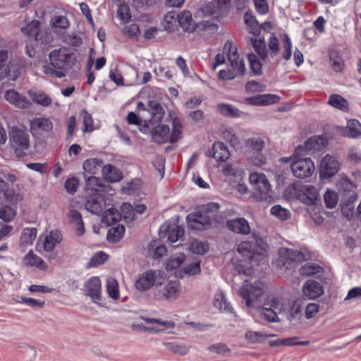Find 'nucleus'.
Segmentation results:
<instances>
[{"label": "nucleus", "instance_id": "nucleus-62", "mask_svg": "<svg viewBox=\"0 0 361 361\" xmlns=\"http://www.w3.org/2000/svg\"><path fill=\"white\" fill-rule=\"evenodd\" d=\"M51 23L54 27L60 29H66L70 23L68 18L64 16H56L51 18Z\"/></svg>", "mask_w": 361, "mask_h": 361}, {"label": "nucleus", "instance_id": "nucleus-12", "mask_svg": "<svg viewBox=\"0 0 361 361\" xmlns=\"http://www.w3.org/2000/svg\"><path fill=\"white\" fill-rule=\"evenodd\" d=\"M159 234L160 238H166L169 242L175 243L183 236L184 229L175 223L165 221L159 227Z\"/></svg>", "mask_w": 361, "mask_h": 361}, {"label": "nucleus", "instance_id": "nucleus-44", "mask_svg": "<svg viewBox=\"0 0 361 361\" xmlns=\"http://www.w3.org/2000/svg\"><path fill=\"white\" fill-rule=\"evenodd\" d=\"M166 348L173 353L184 355L189 352V347L185 344H178L174 342L164 343Z\"/></svg>", "mask_w": 361, "mask_h": 361}, {"label": "nucleus", "instance_id": "nucleus-40", "mask_svg": "<svg viewBox=\"0 0 361 361\" xmlns=\"http://www.w3.org/2000/svg\"><path fill=\"white\" fill-rule=\"evenodd\" d=\"M37 231L35 228H25L20 235V243L23 245H30L33 243L37 237Z\"/></svg>", "mask_w": 361, "mask_h": 361}, {"label": "nucleus", "instance_id": "nucleus-52", "mask_svg": "<svg viewBox=\"0 0 361 361\" xmlns=\"http://www.w3.org/2000/svg\"><path fill=\"white\" fill-rule=\"evenodd\" d=\"M322 269V267L314 263H306L300 269L302 275L310 276L319 273Z\"/></svg>", "mask_w": 361, "mask_h": 361}, {"label": "nucleus", "instance_id": "nucleus-39", "mask_svg": "<svg viewBox=\"0 0 361 361\" xmlns=\"http://www.w3.org/2000/svg\"><path fill=\"white\" fill-rule=\"evenodd\" d=\"M250 42L261 59L265 60L267 57V49L264 39L252 37L250 38Z\"/></svg>", "mask_w": 361, "mask_h": 361}, {"label": "nucleus", "instance_id": "nucleus-13", "mask_svg": "<svg viewBox=\"0 0 361 361\" xmlns=\"http://www.w3.org/2000/svg\"><path fill=\"white\" fill-rule=\"evenodd\" d=\"M317 189L310 185H302L297 190L295 188V197L306 205H314L318 201Z\"/></svg>", "mask_w": 361, "mask_h": 361}, {"label": "nucleus", "instance_id": "nucleus-37", "mask_svg": "<svg viewBox=\"0 0 361 361\" xmlns=\"http://www.w3.org/2000/svg\"><path fill=\"white\" fill-rule=\"evenodd\" d=\"M328 103L334 108L343 111L348 110V101L339 94H331Z\"/></svg>", "mask_w": 361, "mask_h": 361}, {"label": "nucleus", "instance_id": "nucleus-49", "mask_svg": "<svg viewBox=\"0 0 361 361\" xmlns=\"http://www.w3.org/2000/svg\"><path fill=\"white\" fill-rule=\"evenodd\" d=\"M270 212L271 215L276 216L280 220H287L290 217V212L287 209L282 207L281 205H274L271 208Z\"/></svg>", "mask_w": 361, "mask_h": 361}, {"label": "nucleus", "instance_id": "nucleus-42", "mask_svg": "<svg viewBox=\"0 0 361 361\" xmlns=\"http://www.w3.org/2000/svg\"><path fill=\"white\" fill-rule=\"evenodd\" d=\"M124 233V226L118 224L109 230L106 238L109 242L117 243L123 237Z\"/></svg>", "mask_w": 361, "mask_h": 361}, {"label": "nucleus", "instance_id": "nucleus-41", "mask_svg": "<svg viewBox=\"0 0 361 361\" xmlns=\"http://www.w3.org/2000/svg\"><path fill=\"white\" fill-rule=\"evenodd\" d=\"M217 109L221 114L227 117L238 118L241 114L240 110L232 104H219Z\"/></svg>", "mask_w": 361, "mask_h": 361}, {"label": "nucleus", "instance_id": "nucleus-43", "mask_svg": "<svg viewBox=\"0 0 361 361\" xmlns=\"http://www.w3.org/2000/svg\"><path fill=\"white\" fill-rule=\"evenodd\" d=\"M185 259V255L183 253H176L171 255L166 262V269L167 270H173L180 267Z\"/></svg>", "mask_w": 361, "mask_h": 361}, {"label": "nucleus", "instance_id": "nucleus-16", "mask_svg": "<svg viewBox=\"0 0 361 361\" xmlns=\"http://www.w3.org/2000/svg\"><path fill=\"white\" fill-rule=\"evenodd\" d=\"M106 207V204L104 197L98 193L90 195L85 203L86 209L97 215H100Z\"/></svg>", "mask_w": 361, "mask_h": 361}, {"label": "nucleus", "instance_id": "nucleus-57", "mask_svg": "<svg viewBox=\"0 0 361 361\" xmlns=\"http://www.w3.org/2000/svg\"><path fill=\"white\" fill-rule=\"evenodd\" d=\"M246 145L254 152H259L264 147V142L259 137H251L246 140Z\"/></svg>", "mask_w": 361, "mask_h": 361}, {"label": "nucleus", "instance_id": "nucleus-35", "mask_svg": "<svg viewBox=\"0 0 361 361\" xmlns=\"http://www.w3.org/2000/svg\"><path fill=\"white\" fill-rule=\"evenodd\" d=\"M28 94L33 102L43 107H47L51 103V97L41 90H30Z\"/></svg>", "mask_w": 361, "mask_h": 361}, {"label": "nucleus", "instance_id": "nucleus-25", "mask_svg": "<svg viewBox=\"0 0 361 361\" xmlns=\"http://www.w3.org/2000/svg\"><path fill=\"white\" fill-rule=\"evenodd\" d=\"M302 293L310 299H314L323 294V288L319 282L314 280H308L302 287Z\"/></svg>", "mask_w": 361, "mask_h": 361}, {"label": "nucleus", "instance_id": "nucleus-26", "mask_svg": "<svg viewBox=\"0 0 361 361\" xmlns=\"http://www.w3.org/2000/svg\"><path fill=\"white\" fill-rule=\"evenodd\" d=\"M63 240L62 234L57 230H52L47 234L43 241L44 251L50 252L54 250L56 246Z\"/></svg>", "mask_w": 361, "mask_h": 361}, {"label": "nucleus", "instance_id": "nucleus-28", "mask_svg": "<svg viewBox=\"0 0 361 361\" xmlns=\"http://www.w3.org/2000/svg\"><path fill=\"white\" fill-rule=\"evenodd\" d=\"M170 128L167 125L155 127L152 131V139L154 142L162 144L170 141Z\"/></svg>", "mask_w": 361, "mask_h": 361}, {"label": "nucleus", "instance_id": "nucleus-61", "mask_svg": "<svg viewBox=\"0 0 361 361\" xmlns=\"http://www.w3.org/2000/svg\"><path fill=\"white\" fill-rule=\"evenodd\" d=\"M269 54L271 57L276 56L279 51V43L275 34L272 33L270 35L268 44Z\"/></svg>", "mask_w": 361, "mask_h": 361}, {"label": "nucleus", "instance_id": "nucleus-55", "mask_svg": "<svg viewBox=\"0 0 361 361\" xmlns=\"http://www.w3.org/2000/svg\"><path fill=\"white\" fill-rule=\"evenodd\" d=\"M244 20L246 25L250 28V32L255 35L259 31L258 23L252 13L246 12L244 16Z\"/></svg>", "mask_w": 361, "mask_h": 361}, {"label": "nucleus", "instance_id": "nucleus-48", "mask_svg": "<svg viewBox=\"0 0 361 361\" xmlns=\"http://www.w3.org/2000/svg\"><path fill=\"white\" fill-rule=\"evenodd\" d=\"M16 214V210L11 206L2 205L0 207V219L5 222L12 221Z\"/></svg>", "mask_w": 361, "mask_h": 361}, {"label": "nucleus", "instance_id": "nucleus-33", "mask_svg": "<svg viewBox=\"0 0 361 361\" xmlns=\"http://www.w3.org/2000/svg\"><path fill=\"white\" fill-rule=\"evenodd\" d=\"M23 264L25 265L35 267L41 270H46L47 265L44 260L38 255L33 253L32 250H30L23 257Z\"/></svg>", "mask_w": 361, "mask_h": 361}, {"label": "nucleus", "instance_id": "nucleus-27", "mask_svg": "<svg viewBox=\"0 0 361 361\" xmlns=\"http://www.w3.org/2000/svg\"><path fill=\"white\" fill-rule=\"evenodd\" d=\"M21 75V68L17 61H11L7 67L0 73V81L8 78V80H16Z\"/></svg>", "mask_w": 361, "mask_h": 361}, {"label": "nucleus", "instance_id": "nucleus-1", "mask_svg": "<svg viewBox=\"0 0 361 361\" xmlns=\"http://www.w3.org/2000/svg\"><path fill=\"white\" fill-rule=\"evenodd\" d=\"M264 292V284L260 281H255L252 283L245 280L239 290V294L245 300L247 307L259 308L261 317L268 322H278L277 314L279 312L264 305L260 306L259 299L263 295Z\"/></svg>", "mask_w": 361, "mask_h": 361}, {"label": "nucleus", "instance_id": "nucleus-6", "mask_svg": "<svg viewBox=\"0 0 361 361\" xmlns=\"http://www.w3.org/2000/svg\"><path fill=\"white\" fill-rule=\"evenodd\" d=\"M181 293V287L178 280H170L165 283H159L155 288L154 295L161 300L173 302L178 299Z\"/></svg>", "mask_w": 361, "mask_h": 361}, {"label": "nucleus", "instance_id": "nucleus-59", "mask_svg": "<svg viewBox=\"0 0 361 361\" xmlns=\"http://www.w3.org/2000/svg\"><path fill=\"white\" fill-rule=\"evenodd\" d=\"M117 16L123 23L128 22L131 18L129 6L125 4L119 5L117 10Z\"/></svg>", "mask_w": 361, "mask_h": 361}, {"label": "nucleus", "instance_id": "nucleus-23", "mask_svg": "<svg viewBox=\"0 0 361 361\" xmlns=\"http://www.w3.org/2000/svg\"><path fill=\"white\" fill-rule=\"evenodd\" d=\"M164 114V109L158 102L155 100L148 101L147 111L148 119H147V122L158 123L162 119Z\"/></svg>", "mask_w": 361, "mask_h": 361}, {"label": "nucleus", "instance_id": "nucleus-11", "mask_svg": "<svg viewBox=\"0 0 361 361\" xmlns=\"http://www.w3.org/2000/svg\"><path fill=\"white\" fill-rule=\"evenodd\" d=\"M327 145L328 140L326 135L313 136L305 142L304 146L298 145L295 148V155H302L304 152H320L324 149Z\"/></svg>", "mask_w": 361, "mask_h": 361}, {"label": "nucleus", "instance_id": "nucleus-54", "mask_svg": "<svg viewBox=\"0 0 361 361\" xmlns=\"http://www.w3.org/2000/svg\"><path fill=\"white\" fill-rule=\"evenodd\" d=\"M80 116L82 118L84 133L92 132L93 130V119L91 115L85 110L82 109L80 112Z\"/></svg>", "mask_w": 361, "mask_h": 361}, {"label": "nucleus", "instance_id": "nucleus-20", "mask_svg": "<svg viewBox=\"0 0 361 361\" xmlns=\"http://www.w3.org/2000/svg\"><path fill=\"white\" fill-rule=\"evenodd\" d=\"M227 228L237 234L247 235L250 232L248 221L243 217L232 219L226 221Z\"/></svg>", "mask_w": 361, "mask_h": 361}, {"label": "nucleus", "instance_id": "nucleus-50", "mask_svg": "<svg viewBox=\"0 0 361 361\" xmlns=\"http://www.w3.org/2000/svg\"><path fill=\"white\" fill-rule=\"evenodd\" d=\"M269 336L271 335L264 334L261 331H247L245 334L246 340L253 343H259Z\"/></svg>", "mask_w": 361, "mask_h": 361}, {"label": "nucleus", "instance_id": "nucleus-53", "mask_svg": "<svg viewBox=\"0 0 361 361\" xmlns=\"http://www.w3.org/2000/svg\"><path fill=\"white\" fill-rule=\"evenodd\" d=\"M338 195L336 192L327 190L324 195V200L325 205L327 208H334L336 207L338 203Z\"/></svg>", "mask_w": 361, "mask_h": 361}, {"label": "nucleus", "instance_id": "nucleus-17", "mask_svg": "<svg viewBox=\"0 0 361 361\" xmlns=\"http://www.w3.org/2000/svg\"><path fill=\"white\" fill-rule=\"evenodd\" d=\"M22 32L31 39H34L39 44H44V32L40 30V23L38 20H32L25 27L22 28Z\"/></svg>", "mask_w": 361, "mask_h": 361}, {"label": "nucleus", "instance_id": "nucleus-36", "mask_svg": "<svg viewBox=\"0 0 361 361\" xmlns=\"http://www.w3.org/2000/svg\"><path fill=\"white\" fill-rule=\"evenodd\" d=\"M102 159L99 158H92L85 160L82 165L84 173L96 174L102 166Z\"/></svg>", "mask_w": 361, "mask_h": 361}, {"label": "nucleus", "instance_id": "nucleus-10", "mask_svg": "<svg viewBox=\"0 0 361 361\" xmlns=\"http://www.w3.org/2000/svg\"><path fill=\"white\" fill-rule=\"evenodd\" d=\"M186 221L190 228L204 231L210 228L212 225V216L198 210L188 214Z\"/></svg>", "mask_w": 361, "mask_h": 361}, {"label": "nucleus", "instance_id": "nucleus-34", "mask_svg": "<svg viewBox=\"0 0 361 361\" xmlns=\"http://www.w3.org/2000/svg\"><path fill=\"white\" fill-rule=\"evenodd\" d=\"M360 123L359 121L351 119L348 121L346 127L341 128L339 133L345 137L354 138L360 134Z\"/></svg>", "mask_w": 361, "mask_h": 361}, {"label": "nucleus", "instance_id": "nucleus-22", "mask_svg": "<svg viewBox=\"0 0 361 361\" xmlns=\"http://www.w3.org/2000/svg\"><path fill=\"white\" fill-rule=\"evenodd\" d=\"M4 97L10 104L19 109H27L31 106V102L28 99L13 90H7Z\"/></svg>", "mask_w": 361, "mask_h": 361}, {"label": "nucleus", "instance_id": "nucleus-21", "mask_svg": "<svg viewBox=\"0 0 361 361\" xmlns=\"http://www.w3.org/2000/svg\"><path fill=\"white\" fill-rule=\"evenodd\" d=\"M86 295L90 296L92 301L97 302L101 298V281L97 276L90 278L85 283Z\"/></svg>", "mask_w": 361, "mask_h": 361}, {"label": "nucleus", "instance_id": "nucleus-7", "mask_svg": "<svg viewBox=\"0 0 361 361\" xmlns=\"http://www.w3.org/2000/svg\"><path fill=\"white\" fill-rule=\"evenodd\" d=\"M301 155H293V160L290 165V170L293 176L298 178L310 177L314 170V164L310 158H300Z\"/></svg>", "mask_w": 361, "mask_h": 361}, {"label": "nucleus", "instance_id": "nucleus-45", "mask_svg": "<svg viewBox=\"0 0 361 361\" xmlns=\"http://www.w3.org/2000/svg\"><path fill=\"white\" fill-rule=\"evenodd\" d=\"M190 250L197 255H203L209 248L207 243L196 239L192 240L190 243Z\"/></svg>", "mask_w": 361, "mask_h": 361}, {"label": "nucleus", "instance_id": "nucleus-19", "mask_svg": "<svg viewBox=\"0 0 361 361\" xmlns=\"http://www.w3.org/2000/svg\"><path fill=\"white\" fill-rule=\"evenodd\" d=\"M4 198L11 204H17L21 201V196L13 188H10L8 183L0 178V199Z\"/></svg>", "mask_w": 361, "mask_h": 361}, {"label": "nucleus", "instance_id": "nucleus-64", "mask_svg": "<svg viewBox=\"0 0 361 361\" xmlns=\"http://www.w3.org/2000/svg\"><path fill=\"white\" fill-rule=\"evenodd\" d=\"M319 311V305L314 302L307 304L305 311V318L307 319H312L316 316Z\"/></svg>", "mask_w": 361, "mask_h": 361}, {"label": "nucleus", "instance_id": "nucleus-30", "mask_svg": "<svg viewBox=\"0 0 361 361\" xmlns=\"http://www.w3.org/2000/svg\"><path fill=\"white\" fill-rule=\"evenodd\" d=\"M102 173L104 178L110 183L118 182L123 178L120 170L111 164L104 166Z\"/></svg>", "mask_w": 361, "mask_h": 361}, {"label": "nucleus", "instance_id": "nucleus-60", "mask_svg": "<svg viewBox=\"0 0 361 361\" xmlns=\"http://www.w3.org/2000/svg\"><path fill=\"white\" fill-rule=\"evenodd\" d=\"M292 44L290 39L287 35H285L283 39V58L288 61L290 59L292 55Z\"/></svg>", "mask_w": 361, "mask_h": 361}, {"label": "nucleus", "instance_id": "nucleus-8", "mask_svg": "<svg viewBox=\"0 0 361 361\" xmlns=\"http://www.w3.org/2000/svg\"><path fill=\"white\" fill-rule=\"evenodd\" d=\"M224 53L226 54L231 68V70L236 73V77L243 76L246 72L244 60L239 58L237 48L233 46L231 42L227 41L224 44Z\"/></svg>", "mask_w": 361, "mask_h": 361}, {"label": "nucleus", "instance_id": "nucleus-51", "mask_svg": "<svg viewBox=\"0 0 361 361\" xmlns=\"http://www.w3.org/2000/svg\"><path fill=\"white\" fill-rule=\"evenodd\" d=\"M108 255L103 251L96 252L88 262L87 267H95L103 264L108 259Z\"/></svg>", "mask_w": 361, "mask_h": 361}, {"label": "nucleus", "instance_id": "nucleus-58", "mask_svg": "<svg viewBox=\"0 0 361 361\" xmlns=\"http://www.w3.org/2000/svg\"><path fill=\"white\" fill-rule=\"evenodd\" d=\"M106 289L110 298L116 300L119 297L117 281L114 279H109L106 281Z\"/></svg>", "mask_w": 361, "mask_h": 361}, {"label": "nucleus", "instance_id": "nucleus-32", "mask_svg": "<svg viewBox=\"0 0 361 361\" xmlns=\"http://www.w3.org/2000/svg\"><path fill=\"white\" fill-rule=\"evenodd\" d=\"M100 215L102 216V221L107 226L114 224L120 221L121 218L119 211L114 207H106Z\"/></svg>", "mask_w": 361, "mask_h": 361}, {"label": "nucleus", "instance_id": "nucleus-46", "mask_svg": "<svg viewBox=\"0 0 361 361\" xmlns=\"http://www.w3.org/2000/svg\"><path fill=\"white\" fill-rule=\"evenodd\" d=\"M302 308L300 300L293 301L289 310V319L293 321L302 317Z\"/></svg>", "mask_w": 361, "mask_h": 361}, {"label": "nucleus", "instance_id": "nucleus-9", "mask_svg": "<svg viewBox=\"0 0 361 361\" xmlns=\"http://www.w3.org/2000/svg\"><path fill=\"white\" fill-rule=\"evenodd\" d=\"M163 279L162 274L157 270H147L140 274L135 282V287L139 290H147L150 289L154 285L156 286L161 283Z\"/></svg>", "mask_w": 361, "mask_h": 361}, {"label": "nucleus", "instance_id": "nucleus-31", "mask_svg": "<svg viewBox=\"0 0 361 361\" xmlns=\"http://www.w3.org/2000/svg\"><path fill=\"white\" fill-rule=\"evenodd\" d=\"M213 157L216 161H226L230 152L227 147L221 142H215L212 145Z\"/></svg>", "mask_w": 361, "mask_h": 361}, {"label": "nucleus", "instance_id": "nucleus-47", "mask_svg": "<svg viewBox=\"0 0 361 361\" xmlns=\"http://www.w3.org/2000/svg\"><path fill=\"white\" fill-rule=\"evenodd\" d=\"M172 133L170 135V142H176L180 137L182 124L178 118H175L172 121Z\"/></svg>", "mask_w": 361, "mask_h": 361}, {"label": "nucleus", "instance_id": "nucleus-63", "mask_svg": "<svg viewBox=\"0 0 361 361\" xmlns=\"http://www.w3.org/2000/svg\"><path fill=\"white\" fill-rule=\"evenodd\" d=\"M176 13L174 11L168 12L164 17L163 26L164 30H171L174 23L177 20Z\"/></svg>", "mask_w": 361, "mask_h": 361}, {"label": "nucleus", "instance_id": "nucleus-38", "mask_svg": "<svg viewBox=\"0 0 361 361\" xmlns=\"http://www.w3.org/2000/svg\"><path fill=\"white\" fill-rule=\"evenodd\" d=\"M84 177L85 180V188L87 190L97 192L102 190V180L99 178L94 176H87V174H84Z\"/></svg>", "mask_w": 361, "mask_h": 361}, {"label": "nucleus", "instance_id": "nucleus-24", "mask_svg": "<svg viewBox=\"0 0 361 361\" xmlns=\"http://www.w3.org/2000/svg\"><path fill=\"white\" fill-rule=\"evenodd\" d=\"M30 128L33 133L42 134L50 132L53 128V124L49 118L39 117L31 121Z\"/></svg>", "mask_w": 361, "mask_h": 361}, {"label": "nucleus", "instance_id": "nucleus-5", "mask_svg": "<svg viewBox=\"0 0 361 361\" xmlns=\"http://www.w3.org/2000/svg\"><path fill=\"white\" fill-rule=\"evenodd\" d=\"M10 142L15 153L19 157L26 155L30 147V135L25 129L13 127L9 132Z\"/></svg>", "mask_w": 361, "mask_h": 361}, {"label": "nucleus", "instance_id": "nucleus-2", "mask_svg": "<svg viewBox=\"0 0 361 361\" xmlns=\"http://www.w3.org/2000/svg\"><path fill=\"white\" fill-rule=\"evenodd\" d=\"M50 64L42 66V72L47 75L61 78L75 64L77 59L66 48L51 51L49 54Z\"/></svg>", "mask_w": 361, "mask_h": 361}, {"label": "nucleus", "instance_id": "nucleus-3", "mask_svg": "<svg viewBox=\"0 0 361 361\" xmlns=\"http://www.w3.org/2000/svg\"><path fill=\"white\" fill-rule=\"evenodd\" d=\"M249 180L252 187V194L255 199L267 203H271L273 201L271 185L264 173H252L250 174Z\"/></svg>", "mask_w": 361, "mask_h": 361}, {"label": "nucleus", "instance_id": "nucleus-29", "mask_svg": "<svg viewBox=\"0 0 361 361\" xmlns=\"http://www.w3.org/2000/svg\"><path fill=\"white\" fill-rule=\"evenodd\" d=\"M214 306L221 311L227 313H234L233 307L228 302L225 294L221 290H219L215 293Z\"/></svg>", "mask_w": 361, "mask_h": 361}, {"label": "nucleus", "instance_id": "nucleus-56", "mask_svg": "<svg viewBox=\"0 0 361 361\" xmlns=\"http://www.w3.org/2000/svg\"><path fill=\"white\" fill-rule=\"evenodd\" d=\"M247 59L252 73L255 75H260L262 73V64L257 56L254 54H249Z\"/></svg>", "mask_w": 361, "mask_h": 361}, {"label": "nucleus", "instance_id": "nucleus-4", "mask_svg": "<svg viewBox=\"0 0 361 361\" xmlns=\"http://www.w3.org/2000/svg\"><path fill=\"white\" fill-rule=\"evenodd\" d=\"M267 245L262 239L255 241H243L238 245V252L245 258V260L257 261L266 252Z\"/></svg>", "mask_w": 361, "mask_h": 361}, {"label": "nucleus", "instance_id": "nucleus-18", "mask_svg": "<svg viewBox=\"0 0 361 361\" xmlns=\"http://www.w3.org/2000/svg\"><path fill=\"white\" fill-rule=\"evenodd\" d=\"M177 21L179 26L184 32L192 33L197 28V23L192 18V13L184 9L178 13L176 16Z\"/></svg>", "mask_w": 361, "mask_h": 361}, {"label": "nucleus", "instance_id": "nucleus-15", "mask_svg": "<svg viewBox=\"0 0 361 361\" xmlns=\"http://www.w3.org/2000/svg\"><path fill=\"white\" fill-rule=\"evenodd\" d=\"M304 255L299 250L281 247L279 250V263L282 266H288L291 262H300Z\"/></svg>", "mask_w": 361, "mask_h": 361}, {"label": "nucleus", "instance_id": "nucleus-14", "mask_svg": "<svg viewBox=\"0 0 361 361\" xmlns=\"http://www.w3.org/2000/svg\"><path fill=\"white\" fill-rule=\"evenodd\" d=\"M339 169V163L336 159L331 155H326L320 162V176L328 178L334 176Z\"/></svg>", "mask_w": 361, "mask_h": 361}]
</instances>
